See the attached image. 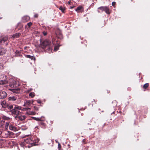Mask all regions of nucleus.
Instances as JSON below:
<instances>
[{
  "label": "nucleus",
  "mask_w": 150,
  "mask_h": 150,
  "mask_svg": "<svg viewBox=\"0 0 150 150\" xmlns=\"http://www.w3.org/2000/svg\"><path fill=\"white\" fill-rule=\"evenodd\" d=\"M40 46L42 48H45L46 47L48 48V50L51 51L52 47L50 42L47 40H45L43 41L40 44Z\"/></svg>",
  "instance_id": "1"
},
{
  "label": "nucleus",
  "mask_w": 150,
  "mask_h": 150,
  "mask_svg": "<svg viewBox=\"0 0 150 150\" xmlns=\"http://www.w3.org/2000/svg\"><path fill=\"white\" fill-rule=\"evenodd\" d=\"M11 112L12 114L16 115L15 116V118H19V107L18 106L15 105L14 109L12 110Z\"/></svg>",
  "instance_id": "2"
},
{
  "label": "nucleus",
  "mask_w": 150,
  "mask_h": 150,
  "mask_svg": "<svg viewBox=\"0 0 150 150\" xmlns=\"http://www.w3.org/2000/svg\"><path fill=\"white\" fill-rule=\"evenodd\" d=\"M8 126H9V128L11 130H13L14 131H16L18 130V129L16 127L12 125H10V122H7L6 123L5 128L7 129Z\"/></svg>",
  "instance_id": "3"
},
{
  "label": "nucleus",
  "mask_w": 150,
  "mask_h": 150,
  "mask_svg": "<svg viewBox=\"0 0 150 150\" xmlns=\"http://www.w3.org/2000/svg\"><path fill=\"white\" fill-rule=\"evenodd\" d=\"M98 9L101 10L102 12L105 11L107 14H108L110 13L109 8L107 6H101L98 8Z\"/></svg>",
  "instance_id": "4"
},
{
  "label": "nucleus",
  "mask_w": 150,
  "mask_h": 150,
  "mask_svg": "<svg viewBox=\"0 0 150 150\" xmlns=\"http://www.w3.org/2000/svg\"><path fill=\"white\" fill-rule=\"evenodd\" d=\"M32 139H31V138L27 139H24V142L20 144V145L22 147L24 146V145H25L26 143L32 144Z\"/></svg>",
  "instance_id": "5"
},
{
  "label": "nucleus",
  "mask_w": 150,
  "mask_h": 150,
  "mask_svg": "<svg viewBox=\"0 0 150 150\" xmlns=\"http://www.w3.org/2000/svg\"><path fill=\"white\" fill-rule=\"evenodd\" d=\"M4 137L8 138L12 135V132L10 131H6L3 134Z\"/></svg>",
  "instance_id": "6"
},
{
  "label": "nucleus",
  "mask_w": 150,
  "mask_h": 150,
  "mask_svg": "<svg viewBox=\"0 0 150 150\" xmlns=\"http://www.w3.org/2000/svg\"><path fill=\"white\" fill-rule=\"evenodd\" d=\"M6 97V93L4 91H2L0 92V99L5 98Z\"/></svg>",
  "instance_id": "7"
},
{
  "label": "nucleus",
  "mask_w": 150,
  "mask_h": 150,
  "mask_svg": "<svg viewBox=\"0 0 150 150\" xmlns=\"http://www.w3.org/2000/svg\"><path fill=\"white\" fill-rule=\"evenodd\" d=\"M1 104L2 107L4 108H7V107H8V104L5 100L1 101Z\"/></svg>",
  "instance_id": "8"
},
{
  "label": "nucleus",
  "mask_w": 150,
  "mask_h": 150,
  "mask_svg": "<svg viewBox=\"0 0 150 150\" xmlns=\"http://www.w3.org/2000/svg\"><path fill=\"white\" fill-rule=\"evenodd\" d=\"M34 100H28L26 102H25L24 105H27L28 106H29L31 104H33V103Z\"/></svg>",
  "instance_id": "9"
},
{
  "label": "nucleus",
  "mask_w": 150,
  "mask_h": 150,
  "mask_svg": "<svg viewBox=\"0 0 150 150\" xmlns=\"http://www.w3.org/2000/svg\"><path fill=\"white\" fill-rule=\"evenodd\" d=\"M17 99V97L16 96H13L9 97L8 98V100L14 101L16 100Z\"/></svg>",
  "instance_id": "10"
},
{
  "label": "nucleus",
  "mask_w": 150,
  "mask_h": 150,
  "mask_svg": "<svg viewBox=\"0 0 150 150\" xmlns=\"http://www.w3.org/2000/svg\"><path fill=\"white\" fill-rule=\"evenodd\" d=\"M8 38L7 36H6L4 38H0V42H4L8 40Z\"/></svg>",
  "instance_id": "11"
},
{
  "label": "nucleus",
  "mask_w": 150,
  "mask_h": 150,
  "mask_svg": "<svg viewBox=\"0 0 150 150\" xmlns=\"http://www.w3.org/2000/svg\"><path fill=\"white\" fill-rule=\"evenodd\" d=\"M30 17L28 16H25L22 18L23 21V22L28 21L30 19Z\"/></svg>",
  "instance_id": "12"
},
{
  "label": "nucleus",
  "mask_w": 150,
  "mask_h": 150,
  "mask_svg": "<svg viewBox=\"0 0 150 150\" xmlns=\"http://www.w3.org/2000/svg\"><path fill=\"white\" fill-rule=\"evenodd\" d=\"M12 83H11L9 84V86L11 87H14L16 86V82L14 80H12Z\"/></svg>",
  "instance_id": "13"
},
{
  "label": "nucleus",
  "mask_w": 150,
  "mask_h": 150,
  "mask_svg": "<svg viewBox=\"0 0 150 150\" xmlns=\"http://www.w3.org/2000/svg\"><path fill=\"white\" fill-rule=\"evenodd\" d=\"M6 52V50L4 48L0 49V54L1 55H3Z\"/></svg>",
  "instance_id": "14"
},
{
  "label": "nucleus",
  "mask_w": 150,
  "mask_h": 150,
  "mask_svg": "<svg viewBox=\"0 0 150 150\" xmlns=\"http://www.w3.org/2000/svg\"><path fill=\"white\" fill-rule=\"evenodd\" d=\"M83 10V8L82 6H80L77 7L76 9H75V11L78 13L80 12L82 10Z\"/></svg>",
  "instance_id": "15"
},
{
  "label": "nucleus",
  "mask_w": 150,
  "mask_h": 150,
  "mask_svg": "<svg viewBox=\"0 0 150 150\" xmlns=\"http://www.w3.org/2000/svg\"><path fill=\"white\" fill-rule=\"evenodd\" d=\"M19 115V120H24L25 119V118H26V116L25 115H20V116Z\"/></svg>",
  "instance_id": "16"
},
{
  "label": "nucleus",
  "mask_w": 150,
  "mask_h": 150,
  "mask_svg": "<svg viewBox=\"0 0 150 150\" xmlns=\"http://www.w3.org/2000/svg\"><path fill=\"white\" fill-rule=\"evenodd\" d=\"M59 9L61 10L62 13H64L65 8L64 6H61L59 8Z\"/></svg>",
  "instance_id": "17"
},
{
  "label": "nucleus",
  "mask_w": 150,
  "mask_h": 150,
  "mask_svg": "<svg viewBox=\"0 0 150 150\" xmlns=\"http://www.w3.org/2000/svg\"><path fill=\"white\" fill-rule=\"evenodd\" d=\"M26 113L28 115H34L35 114V113L33 111L28 112H26Z\"/></svg>",
  "instance_id": "18"
},
{
  "label": "nucleus",
  "mask_w": 150,
  "mask_h": 150,
  "mask_svg": "<svg viewBox=\"0 0 150 150\" xmlns=\"http://www.w3.org/2000/svg\"><path fill=\"white\" fill-rule=\"evenodd\" d=\"M2 119L4 120H10V118L9 117H6L4 115L2 116Z\"/></svg>",
  "instance_id": "19"
},
{
  "label": "nucleus",
  "mask_w": 150,
  "mask_h": 150,
  "mask_svg": "<svg viewBox=\"0 0 150 150\" xmlns=\"http://www.w3.org/2000/svg\"><path fill=\"white\" fill-rule=\"evenodd\" d=\"M27 129V127L25 126H22L21 127H19V130L21 129L22 130H25Z\"/></svg>",
  "instance_id": "20"
},
{
  "label": "nucleus",
  "mask_w": 150,
  "mask_h": 150,
  "mask_svg": "<svg viewBox=\"0 0 150 150\" xmlns=\"http://www.w3.org/2000/svg\"><path fill=\"white\" fill-rule=\"evenodd\" d=\"M12 37L14 38H18L19 37V33H17L13 35Z\"/></svg>",
  "instance_id": "21"
},
{
  "label": "nucleus",
  "mask_w": 150,
  "mask_h": 150,
  "mask_svg": "<svg viewBox=\"0 0 150 150\" xmlns=\"http://www.w3.org/2000/svg\"><path fill=\"white\" fill-rule=\"evenodd\" d=\"M29 96L31 97V98H33L35 96V95L34 94V93L33 92H31L29 94Z\"/></svg>",
  "instance_id": "22"
},
{
  "label": "nucleus",
  "mask_w": 150,
  "mask_h": 150,
  "mask_svg": "<svg viewBox=\"0 0 150 150\" xmlns=\"http://www.w3.org/2000/svg\"><path fill=\"white\" fill-rule=\"evenodd\" d=\"M32 118L34 120L36 121H40L41 118H37L35 117H32Z\"/></svg>",
  "instance_id": "23"
},
{
  "label": "nucleus",
  "mask_w": 150,
  "mask_h": 150,
  "mask_svg": "<svg viewBox=\"0 0 150 150\" xmlns=\"http://www.w3.org/2000/svg\"><path fill=\"white\" fill-rule=\"evenodd\" d=\"M149 86V84L146 83L143 86V88L144 89H146Z\"/></svg>",
  "instance_id": "24"
},
{
  "label": "nucleus",
  "mask_w": 150,
  "mask_h": 150,
  "mask_svg": "<svg viewBox=\"0 0 150 150\" xmlns=\"http://www.w3.org/2000/svg\"><path fill=\"white\" fill-rule=\"evenodd\" d=\"M7 108H8V109L11 110L13 108V105H9L8 104V107H7Z\"/></svg>",
  "instance_id": "25"
},
{
  "label": "nucleus",
  "mask_w": 150,
  "mask_h": 150,
  "mask_svg": "<svg viewBox=\"0 0 150 150\" xmlns=\"http://www.w3.org/2000/svg\"><path fill=\"white\" fill-rule=\"evenodd\" d=\"M6 81H5L1 80L0 81V85H3L5 83Z\"/></svg>",
  "instance_id": "26"
},
{
  "label": "nucleus",
  "mask_w": 150,
  "mask_h": 150,
  "mask_svg": "<svg viewBox=\"0 0 150 150\" xmlns=\"http://www.w3.org/2000/svg\"><path fill=\"white\" fill-rule=\"evenodd\" d=\"M27 25L29 28H30L32 25V23L31 22H29L27 23Z\"/></svg>",
  "instance_id": "27"
},
{
  "label": "nucleus",
  "mask_w": 150,
  "mask_h": 150,
  "mask_svg": "<svg viewBox=\"0 0 150 150\" xmlns=\"http://www.w3.org/2000/svg\"><path fill=\"white\" fill-rule=\"evenodd\" d=\"M28 109H30V108H23L22 109V111L27 110Z\"/></svg>",
  "instance_id": "28"
},
{
  "label": "nucleus",
  "mask_w": 150,
  "mask_h": 150,
  "mask_svg": "<svg viewBox=\"0 0 150 150\" xmlns=\"http://www.w3.org/2000/svg\"><path fill=\"white\" fill-rule=\"evenodd\" d=\"M58 148L59 150H60L61 148V146L59 143H58Z\"/></svg>",
  "instance_id": "29"
},
{
  "label": "nucleus",
  "mask_w": 150,
  "mask_h": 150,
  "mask_svg": "<svg viewBox=\"0 0 150 150\" xmlns=\"http://www.w3.org/2000/svg\"><path fill=\"white\" fill-rule=\"evenodd\" d=\"M26 57L28 58H33V56H30L29 55H27Z\"/></svg>",
  "instance_id": "30"
},
{
  "label": "nucleus",
  "mask_w": 150,
  "mask_h": 150,
  "mask_svg": "<svg viewBox=\"0 0 150 150\" xmlns=\"http://www.w3.org/2000/svg\"><path fill=\"white\" fill-rule=\"evenodd\" d=\"M34 110H38V108L35 106H34Z\"/></svg>",
  "instance_id": "31"
},
{
  "label": "nucleus",
  "mask_w": 150,
  "mask_h": 150,
  "mask_svg": "<svg viewBox=\"0 0 150 150\" xmlns=\"http://www.w3.org/2000/svg\"><path fill=\"white\" fill-rule=\"evenodd\" d=\"M43 34L45 36L47 34V32L45 31H44L43 32Z\"/></svg>",
  "instance_id": "32"
},
{
  "label": "nucleus",
  "mask_w": 150,
  "mask_h": 150,
  "mask_svg": "<svg viewBox=\"0 0 150 150\" xmlns=\"http://www.w3.org/2000/svg\"><path fill=\"white\" fill-rule=\"evenodd\" d=\"M15 53L16 54V56H18V54L19 53V52L17 50L16 52H15Z\"/></svg>",
  "instance_id": "33"
},
{
  "label": "nucleus",
  "mask_w": 150,
  "mask_h": 150,
  "mask_svg": "<svg viewBox=\"0 0 150 150\" xmlns=\"http://www.w3.org/2000/svg\"><path fill=\"white\" fill-rule=\"evenodd\" d=\"M32 60H35V58L33 56V58H30Z\"/></svg>",
  "instance_id": "34"
},
{
  "label": "nucleus",
  "mask_w": 150,
  "mask_h": 150,
  "mask_svg": "<svg viewBox=\"0 0 150 150\" xmlns=\"http://www.w3.org/2000/svg\"><path fill=\"white\" fill-rule=\"evenodd\" d=\"M58 47H54V50H55L56 51H57L58 50Z\"/></svg>",
  "instance_id": "35"
},
{
  "label": "nucleus",
  "mask_w": 150,
  "mask_h": 150,
  "mask_svg": "<svg viewBox=\"0 0 150 150\" xmlns=\"http://www.w3.org/2000/svg\"><path fill=\"white\" fill-rule=\"evenodd\" d=\"M115 2H113L112 3V5L113 6H114V5H115Z\"/></svg>",
  "instance_id": "36"
},
{
  "label": "nucleus",
  "mask_w": 150,
  "mask_h": 150,
  "mask_svg": "<svg viewBox=\"0 0 150 150\" xmlns=\"http://www.w3.org/2000/svg\"><path fill=\"white\" fill-rule=\"evenodd\" d=\"M38 17V14H35L34 16V17L35 18H37Z\"/></svg>",
  "instance_id": "37"
},
{
  "label": "nucleus",
  "mask_w": 150,
  "mask_h": 150,
  "mask_svg": "<svg viewBox=\"0 0 150 150\" xmlns=\"http://www.w3.org/2000/svg\"><path fill=\"white\" fill-rule=\"evenodd\" d=\"M37 102H38V103H41V101H40V100H37Z\"/></svg>",
  "instance_id": "38"
},
{
  "label": "nucleus",
  "mask_w": 150,
  "mask_h": 150,
  "mask_svg": "<svg viewBox=\"0 0 150 150\" xmlns=\"http://www.w3.org/2000/svg\"><path fill=\"white\" fill-rule=\"evenodd\" d=\"M75 7V6H71L70 8L72 9V8H74Z\"/></svg>",
  "instance_id": "39"
},
{
  "label": "nucleus",
  "mask_w": 150,
  "mask_h": 150,
  "mask_svg": "<svg viewBox=\"0 0 150 150\" xmlns=\"http://www.w3.org/2000/svg\"><path fill=\"white\" fill-rule=\"evenodd\" d=\"M40 124L41 125H44V123L43 122H41Z\"/></svg>",
  "instance_id": "40"
},
{
  "label": "nucleus",
  "mask_w": 150,
  "mask_h": 150,
  "mask_svg": "<svg viewBox=\"0 0 150 150\" xmlns=\"http://www.w3.org/2000/svg\"><path fill=\"white\" fill-rule=\"evenodd\" d=\"M2 132L1 130L0 129V135L1 134Z\"/></svg>",
  "instance_id": "41"
},
{
  "label": "nucleus",
  "mask_w": 150,
  "mask_h": 150,
  "mask_svg": "<svg viewBox=\"0 0 150 150\" xmlns=\"http://www.w3.org/2000/svg\"><path fill=\"white\" fill-rule=\"evenodd\" d=\"M17 91V90H14V91H13V92H14V93H17V92H16V91Z\"/></svg>",
  "instance_id": "42"
},
{
  "label": "nucleus",
  "mask_w": 150,
  "mask_h": 150,
  "mask_svg": "<svg viewBox=\"0 0 150 150\" xmlns=\"http://www.w3.org/2000/svg\"><path fill=\"white\" fill-rule=\"evenodd\" d=\"M55 141H56V142L58 144V143H59V142H58V141H57L56 140Z\"/></svg>",
  "instance_id": "43"
},
{
  "label": "nucleus",
  "mask_w": 150,
  "mask_h": 150,
  "mask_svg": "<svg viewBox=\"0 0 150 150\" xmlns=\"http://www.w3.org/2000/svg\"><path fill=\"white\" fill-rule=\"evenodd\" d=\"M19 110H21V108L19 107Z\"/></svg>",
  "instance_id": "44"
},
{
  "label": "nucleus",
  "mask_w": 150,
  "mask_h": 150,
  "mask_svg": "<svg viewBox=\"0 0 150 150\" xmlns=\"http://www.w3.org/2000/svg\"><path fill=\"white\" fill-rule=\"evenodd\" d=\"M68 3H69V4H70V1H69L68 2Z\"/></svg>",
  "instance_id": "45"
},
{
  "label": "nucleus",
  "mask_w": 150,
  "mask_h": 150,
  "mask_svg": "<svg viewBox=\"0 0 150 150\" xmlns=\"http://www.w3.org/2000/svg\"><path fill=\"white\" fill-rule=\"evenodd\" d=\"M98 12H100L99 11H98Z\"/></svg>",
  "instance_id": "46"
},
{
  "label": "nucleus",
  "mask_w": 150,
  "mask_h": 150,
  "mask_svg": "<svg viewBox=\"0 0 150 150\" xmlns=\"http://www.w3.org/2000/svg\"><path fill=\"white\" fill-rule=\"evenodd\" d=\"M84 139H83V141H84Z\"/></svg>",
  "instance_id": "47"
},
{
  "label": "nucleus",
  "mask_w": 150,
  "mask_h": 150,
  "mask_svg": "<svg viewBox=\"0 0 150 150\" xmlns=\"http://www.w3.org/2000/svg\"><path fill=\"white\" fill-rule=\"evenodd\" d=\"M19 57L20 56V54H19Z\"/></svg>",
  "instance_id": "48"
},
{
  "label": "nucleus",
  "mask_w": 150,
  "mask_h": 150,
  "mask_svg": "<svg viewBox=\"0 0 150 150\" xmlns=\"http://www.w3.org/2000/svg\"><path fill=\"white\" fill-rule=\"evenodd\" d=\"M132 1V0H131Z\"/></svg>",
  "instance_id": "49"
}]
</instances>
